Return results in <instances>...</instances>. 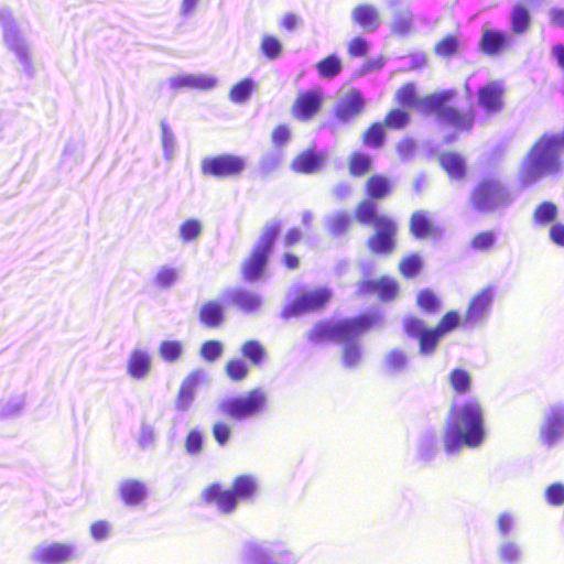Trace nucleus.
<instances>
[{
  "instance_id": "f257e3e1",
  "label": "nucleus",
  "mask_w": 564,
  "mask_h": 564,
  "mask_svg": "<svg viewBox=\"0 0 564 564\" xmlns=\"http://www.w3.org/2000/svg\"><path fill=\"white\" fill-rule=\"evenodd\" d=\"M485 411L480 402L469 399L454 404L447 416L443 443L446 452L463 447L477 448L486 440Z\"/></svg>"
},
{
  "instance_id": "f03ea898",
  "label": "nucleus",
  "mask_w": 564,
  "mask_h": 564,
  "mask_svg": "<svg viewBox=\"0 0 564 564\" xmlns=\"http://www.w3.org/2000/svg\"><path fill=\"white\" fill-rule=\"evenodd\" d=\"M452 97L453 91H442L419 99L413 84L404 85L397 93V99L401 105L435 112L444 123L458 131H468L473 126L474 117L470 113L446 107L445 102Z\"/></svg>"
},
{
  "instance_id": "7ed1b4c3",
  "label": "nucleus",
  "mask_w": 564,
  "mask_h": 564,
  "mask_svg": "<svg viewBox=\"0 0 564 564\" xmlns=\"http://www.w3.org/2000/svg\"><path fill=\"white\" fill-rule=\"evenodd\" d=\"M376 208L375 203L366 200L355 214L360 223L372 225L376 229L375 235L368 239L369 249L375 253L391 254L395 248L398 226L392 218L377 214Z\"/></svg>"
},
{
  "instance_id": "20e7f679",
  "label": "nucleus",
  "mask_w": 564,
  "mask_h": 564,
  "mask_svg": "<svg viewBox=\"0 0 564 564\" xmlns=\"http://www.w3.org/2000/svg\"><path fill=\"white\" fill-rule=\"evenodd\" d=\"M280 231L279 223H271L263 227L258 241L241 262L240 273L243 281L256 282L263 276Z\"/></svg>"
},
{
  "instance_id": "39448f33",
  "label": "nucleus",
  "mask_w": 564,
  "mask_h": 564,
  "mask_svg": "<svg viewBox=\"0 0 564 564\" xmlns=\"http://www.w3.org/2000/svg\"><path fill=\"white\" fill-rule=\"evenodd\" d=\"M267 393L260 388H254L246 394L221 400L217 405V411L223 417L242 421L262 413L267 406Z\"/></svg>"
},
{
  "instance_id": "423d86ee",
  "label": "nucleus",
  "mask_w": 564,
  "mask_h": 564,
  "mask_svg": "<svg viewBox=\"0 0 564 564\" xmlns=\"http://www.w3.org/2000/svg\"><path fill=\"white\" fill-rule=\"evenodd\" d=\"M513 200L512 195L495 178L481 181L473 191L470 203L480 212H494L508 207Z\"/></svg>"
},
{
  "instance_id": "0eeeda50",
  "label": "nucleus",
  "mask_w": 564,
  "mask_h": 564,
  "mask_svg": "<svg viewBox=\"0 0 564 564\" xmlns=\"http://www.w3.org/2000/svg\"><path fill=\"white\" fill-rule=\"evenodd\" d=\"M246 169V161L242 156L221 153L214 156H206L200 162V172L204 176L215 178H234L241 175Z\"/></svg>"
},
{
  "instance_id": "6e6552de",
  "label": "nucleus",
  "mask_w": 564,
  "mask_h": 564,
  "mask_svg": "<svg viewBox=\"0 0 564 564\" xmlns=\"http://www.w3.org/2000/svg\"><path fill=\"white\" fill-rule=\"evenodd\" d=\"M564 440V403H554L545 409L539 425V441L553 448Z\"/></svg>"
},
{
  "instance_id": "1a4fd4ad",
  "label": "nucleus",
  "mask_w": 564,
  "mask_h": 564,
  "mask_svg": "<svg viewBox=\"0 0 564 564\" xmlns=\"http://www.w3.org/2000/svg\"><path fill=\"white\" fill-rule=\"evenodd\" d=\"M307 338L313 345L325 341L348 343L352 338V321L319 322L308 332Z\"/></svg>"
},
{
  "instance_id": "9d476101",
  "label": "nucleus",
  "mask_w": 564,
  "mask_h": 564,
  "mask_svg": "<svg viewBox=\"0 0 564 564\" xmlns=\"http://www.w3.org/2000/svg\"><path fill=\"white\" fill-rule=\"evenodd\" d=\"M332 299V293L326 288L305 291L297 295L283 311L285 317L296 316L310 312L321 311L326 307Z\"/></svg>"
},
{
  "instance_id": "9b49d317",
  "label": "nucleus",
  "mask_w": 564,
  "mask_h": 564,
  "mask_svg": "<svg viewBox=\"0 0 564 564\" xmlns=\"http://www.w3.org/2000/svg\"><path fill=\"white\" fill-rule=\"evenodd\" d=\"M324 95L321 88L301 90L291 106L292 117L301 122L312 121L322 110Z\"/></svg>"
},
{
  "instance_id": "f8f14e48",
  "label": "nucleus",
  "mask_w": 564,
  "mask_h": 564,
  "mask_svg": "<svg viewBox=\"0 0 564 564\" xmlns=\"http://www.w3.org/2000/svg\"><path fill=\"white\" fill-rule=\"evenodd\" d=\"M494 300L491 288H486L476 294L465 313L463 326H477L486 322Z\"/></svg>"
},
{
  "instance_id": "ddd939ff",
  "label": "nucleus",
  "mask_w": 564,
  "mask_h": 564,
  "mask_svg": "<svg viewBox=\"0 0 564 564\" xmlns=\"http://www.w3.org/2000/svg\"><path fill=\"white\" fill-rule=\"evenodd\" d=\"M76 556L74 546L66 543H52L39 546L32 554L35 564H64Z\"/></svg>"
},
{
  "instance_id": "4468645a",
  "label": "nucleus",
  "mask_w": 564,
  "mask_h": 564,
  "mask_svg": "<svg viewBox=\"0 0 564 564\" xmlns=\"http://www.w3.org/2000/svg\"><path fill=\"white\" fill-rule=\"evenodd\" d=\"M202 497L205 503H215L220 512L231 513L238 506L236 494L231 489H223L217 482L209 485L202 492Z\"/></svg>"
},
{
  "instance_id": "2eb2a0df",
  "label": "nucleus",
  "mask_w": 564,
  "mask_h": 564,
  "mask_svg": "<svg viewBox=\"0 0 564 564\" xmlns=\"http://www.w3.org/2000/svg\"><path fill=\"white\" fill-rule=\"evenodd\" d=\"M326 163V155L315 149L300 152L291 163V169L297 174H314L319 172Z\"/></svg>"
},
{
  "instance_id": "dca6fc26",
  "label": "nucleus",
  "mask_w": 564,
  "mask_h": 564,
  "mask_svg": "<svg viewBox=\"0 0 564 564\" xmlns=\"http://www.w3.org/2000/svg\"><path fill=\"white\" fill-rule=\"evenodd\" d=\"M359 291L376 294L381 301L388 302L398 296L399 285L395 280L389 276H382L379 280L362 281L359 284Z\"/></svg>"
},
{
  "instance_id": "f3484780",
  "label": "nucleus",
  "mask_w": 564,
  "mask_h": 564,
  "mask_svg": "<svg viewBox=\"0 0 564 564\" xmlns=\"http://www.w3.org/2000/svg\"><path fill=\"white\" fill-rule=\"evenodd\" d=\"M198 319L207 328H219L226 322V311L223 303L217 300L204 302L198 311Z\"/></svg>"
},
{
  "instance_id": "a211bd4d",
  "label": "nucleus",
  "mask_w": 564,
  "mask_h": 564,
  "mask_svg": "<svg viewBox=\"0 0 564 564\" xmlns=\"http://www.w3.org/2000/svg\"><path fill=\"white\" fill-rule=\"evenodd\" d=\"M503 87L498 82H492L482 87L478 93V102L488 113H497L503 107Z\"/></svg>"
},
{
  "instance_id": "6ab92c4d",
  "label": "nucleus",
  "mask_w": 564,
  "mask_h": 564,
  "mask_svg": "<svg viewBox=\"0 0 564 564\" xmlns=\"http://www.w3.org/2000/svg\"><path fill=\"white\" fill-rule=\"evenodd\" d=\"M119 496L128 507L141 505L147 496V485L139 479H124L119 485Z\"/></svg>"
},
{
  "instance_id": "aec40b11",
  "label": "nucleus",
  "mask_w": 564,
  "mask_h": 564,
  "mask_svg": "<svg viewBox=\"0 0 564 564\" xmlns=\"http://www.w3.org/2000/svg\"><path fill=\"white\" fill-rule=\"evenodd\" d=\"M482 51L487 54H498L512 45V37L496 30H485L481 37Z\"/></svg>"
},
{
  "instance_id": "412c9836",
  "label": "nucleus",
  "mask_w": 564,
  "mask_h": 564,
  "mask_svg": "<svg viewBox=\"0 0 564 564\" xmlns=\"http://www.w3.org/2000/svg\"><path fill=\"white\" fill-rule=\"evenodd\" d=\"M151 357L143 350H133L128 361V373L134 379H142L151 371Z\"/></svg>"
},
{
  "instance_id": "4be33fe9",
  "label": "nucleus",
  "mask_w": 564,
  "mask_h": 564,
  "mask_svg": "<svg viewBox=\"0 0 564 564\" xmlns=\"http://www.w3.org/2000/svg\"><path fill=\"white\" fill-rule=\"evenodd\" d=\"M240 354L257 368L261 367L268 358L267 348L257 339L246 340L240 347Z\"/></svg>"
},
{
  "instance_id": "5701e85b",
  "label": "nucleus",
  "mask_w": 564,
  "mask_h": 564,
  "mask_svg": "<svg viewBox=\"0 0 564 564\" xmlns=\"http://www.w3.org/2000/svg\"><path fill=\"white\" fill-rule=\"evenodd\" d=\"M230 302L243 313H254L261 305V299L245 289L236 290L230 296Z\"/></svg>"
},
{
  "instance_id": "b1692460",
  "label": "nucleus",
  "mask_w": 564,
  "mask_h": 564,
  "mask_svg": "<svg viewBox=\"0 0 564 564\" xmlns=\"http://www.w3.org/2000/svg\"><path fill=\"white\" fill-rule=\"evenodd\" d=\"M440 163L452 180H463L465 176V160L457 153H444L440 156Z\"/></svg>"
},
{
  "instance_id": "393cba45",
  "label": "nucleus",
  "mask_w": 564,
  "mask_h": 564,
  "mask_svg": "<svg viewBox=\"0 0 564 564\" xmlns=\"http://www.w3.org/2000/svg\"><path fill=\"white\" fill-rule=\"evenodd\" d=\"M498 560L502 564H520L523 557L521 546L513 540H503L497 549Z\"/></svg>"
},
{
  "instance_id": "a878e982",
  "label": "nucleus",
  "mask_w": 564,
  "mask_h": 564,
  "mask_svg": "<svg viewBox=\"0 0 564 564\" xmlns=\"http://www.w3.org/2000/svg\"><path fill=\"white\" fill-rule=\"evenodd\" d=\"M355 22L365 31H373L380 24V18L377 10L368 4H364L355 9Z\"/></svg>"
},
{
  "instance_id": "bb28decb",
  "label": "nucleus",
  "mask_w": 564,
  "mask_h": 564,
  "mask_svg": "<svg viewBox=\"0 0 564 564\" xmlns=\"http://www.w3.org/2000/svg\"><path fill=\"white\" fill-rule=\"evenodd\" d=\"M231 488L237 500H250L257 492V482L250 475H240L234 479Z\"/></svg>"
},
{
  "instance_id": "cd10ccee",
  "label": "nucleus",
  "mask_w": 564,
  "mask_h": 564,
  "mask_svg": "<svg viewBox=\"0 0 564 564\" xmlns=\"http://www.w3.org/2000/svg\"><path fill=\"white\" fill-rule=\"evenodd\" d=\"M195 391L196 380L194 378L184 380L175 399V408L181 412L187 411L194 400Z\"/></svg>"
},
{
  "instance_id": "c85d7f7f",
  "label": "nucleus",
  "mask_w": 564,
  "mask_h": 564,
  "mask_svg": "<svg viewBox=\"0 0 564 564\" xmlns=\"http://www.w3.org/2000/svg\"><path fill=\"white\" fill-rule=\"evenodd\" d=\"M225 372L231 381L239 382L249 376L250 370L245 360L235 357L226 362Z\"/></svg>"
},
{
  "instance_id": "c756f323",
  "label": "nucleus",
  "mask_w": 564,
  "mask_h": 564,
  "mask_svg": "<svg viewBox=\"0 0 564 564\" xmlns=\"http://www.w3.org/2000/svg\"><path fill=\"white\" fill-rule=\"evenodd\" d=\"M411 231L414 236L420 238L433 235L434 227L425 213L417 212L413 214L411 218Z\"/></svg>"
},
{
  "instance_id": "7c9ffc66",
  "label": "nucleus",
  "mask_w": 564,
  "mask_h": 564,
  "mask_svg": "<svg viewBox=\"0 0 564 564\" xmlns=\"http://www.w3.org/2000/svg\"><path fill=\"white\" fill-rule=\"evenodd\" d=\"M334 116L340 122H347L352 116V90L344 93L334 106Z\"/></svg>"
},
{
  "instance_id": "2f4dec72",
  "label": "nucleus",
  "mask_w": 564,
  "mask_h": 564,
  "mask_svg": "<svg viewBox=\"0 0 564 564\" xmlns=\"http://www.w3.org/2000/svg\"><path fill=\"white\" fill-rule=\"evenodd\" d=\"M557 207L551 202H544L540 204L533 214L534 223L541 226H545L554 221L557 217Z\"/></svg>"
},
{
  "instance_id": "473e14b6",
  "label": "nucleus",
  "mask_w": 564,
  "mask_h": 564,
  "mask_svg": "<svg viewBox=\"0 0 564 564\" xmlns=\"http://www.w3.org/2000/svg\"><path fill=\"white\" fill-rule=\"evenodd\" d=\"M391 191L390 182L383 176H372L367 182L368 194L376 199L384 198Z\"/></svg>"
},
{
  "instance_id": "72a5a7b5",
  "label": "nucleus",
  "mask_w": 564,
  "mask_h": 564,
  "mask_svg": "<svg viewBox=\"0 0 564 564\" xmlns=\"http://www.w3.org/2000/svg\"><path fill=\"white\" fill-rule=\"evenodd\" d=\"M160 357L166 362H175L183 355V345L178 340H164L159 346Z\"/></svg>"
},
{
  "instance_id": "f704fd0d",
  "label": "nucleus",
  "mask_w": 564,
  "mask_h": 564,
  "mask_svg": "<svg viewBox=\"0 0 564 564\" xmlns=\"http://www.w3.org/2000/svg\"><path fill=\"white\" fill-rule=\"evenodd\" d=\"M318 75L323 78H333L341 70V62L335 55H329L316 64Z\"/></svg>"
},
{
  "instance_id": "c9c22d12",
  "label": "nucleus",
  "mask_w": 564,
  "mask_h": 564,
  "mask_svg": "<svg viewBox=\"0 0 564 564\" xmlns=\"http://www.w3.org/2000/svg\"><path fill=\"white\" fill-rule=\"evenodd\" d=\"M512 31L517 34H522L528 31L530 26V14L523 6H516L511 13Z\"/></svg>"
},
{
  "instance_id": "e433bc0d",
  "label": "nucleus",
  "mask_w": 564,
  "mask_h": 564,
  "mask_svg": "<svg viewBox=\"0 0 564 564\" xmlns=\"http://www.w3.org/2000/svg\"><path fill=\"white\" fill-rule=\"evenodd\" d=\"M444 336L437 332L436 328L426 329L422 336L419 338L420 340V352L422 355H432L438 344V341Z\"/></svg>"
},
{
  "instance_id": "4c0bfd02",
  "label": "nucleus",
  "mask_w": 564,
  "mask_h": 564,
  "mask_svg": "<svg viewBox=\"0 0 564 564\" xmlns=\"http://www.w3.org/2000/svg\"><path fill=\"white\" fill-rule=\"evenodd\" d=\"M449 382L457 393H467L470 390L471 378L466 370L455 369L451 372Z\"/></svg>"
},
{
  "instance_id": "58836bf2",
  "label": "nucleus",
  "mask_w": 564,
  "mask_h": 564,
  "mask_svg": "<svg viewBox=\"0 0 564 564\" xmlns=\"http://www.w3.org/2000/svg\"><path fill=\"white\" fill-rule=\"evenodd\" d=\"M364 143L369 148H380L384 142V126L373 123L362 137Z\"/></svg>"
},
{
  "instance_id": "ea45409f",
  "label": "nucleus",
  "mask_w": 564,
  "mask_h": 564,
  "mask_svg": "<svg viewBox=\"0 0 564 564\" xmlns=\"http://www.w3.org/2000/svg\"><path fill=\"white\" fill-rule=\"evenodd\" d=\"M261 52L268 59H276L282 54V44L273 35H264L261 41Z\"/></svg>"
},
{
  "instance_id": "a19ab883",
  "label": "nucleus",
  "mask_w": 564,
  "mask_h": 564,
  "mask_svg": "<svg viewBox=\"0 0 564 564\" xmlns=\"http://www.w3.org/2000/svg\"><path fill=\"white\" fill-rule=\"evenodd\" d=\"M202 234V224L198 219H186L180 226V236L184 242L197 239Z\"/></svg>"
},
{
  "instance_id": "79ce46f5",
  "label": "nucleus",
  "mask_w": 564,
  "mask_h": 564,
  "mask_svg": "<svg viewBox=\"0 0 564 564\" xmlns=\"http://www.w3.org/2000/svg\"><path fill=\"white\" fill-rule=\"evenodd\" d=\"M408 365L406 355L398 349L391 350L387 354L384 359V366L390 372H399L405 369Z\"/></svg>"
},
{
  "instance_id": "37998d69",
  "label": "nucleus",
  "mask_w": 564,
  "mask_h": 564,
  "mask_svg": "<svg viewBox=\"0 0 564 564\" xmlns=\"http://www.w3.org/2000/svg\"><path fill=\"white\" fill-rule=\"evenodd\" d=\"M350 226V217L348 214L338 213L327 220L328 231L333 236H339L343 232L347 231Z\"/></svg>"
},
{
  "instance_id": "c03bdc74",
  "label": "nucleus",
  "mask_w": 564,
  "mask_h": 564,
  "mask_svg": "<svg viewBox=\"0 0 564 564\" xmlns=\"http://www.w3.org/2000/svg\"><path fill=\"white\" fill-rule=\"evenodd\" d=\"M252 91V80L249 78H245L234 85V87L230 89V99L234 102H245L249 99Z\"/></svg>"
},
{
  "instance_id": "a18cd8bd",
  "label": "nucleus",
  "mask_w": 564,
  "mask_h": 564,
  "mask_svg": "<svg viewBox=\"0 0 564 564\" xmlns=\"http://www.w3.org/2000/svg\"><path fill=\"white\" fill-rule=\"evenodd\" d=\"M213 436L219 446H225L232 435V427L228 422L218 420L212 427Z\"/></svg>"
},
{
  "instance_id": "49530a36",
  "label": "nucleus",
  "mask_w": 564,
  "mask_h": 564,
  "mask_svg": "<svg viewBox=\"0 0 564 564\" xmlns=\"http://www.w3.org/2000/svg\"><path fill=\"white\" fill-rule=\"evenodd\" d=\"M223 345L219 340L210 339L205 341L200 347V356L209 362L220 358L223 355Z\"/></svg>"
},
{
  "instance_id": "de8ad7c7",
  "label": "nucleus",
  "mask_w": 564,
  "mask_h": 564,
  "mask_svg": "<svg viewBox=\"0 0 564 564\" xmlns=\"http://www.w3.org/2000/svg\"><path fill=\"white\" fill-rule=\"evenodd\" d=\"M459 325H463V319L457 312H448L435 327L441 335L445 336L454 330Z\"/></svg>"
},
{
  "instance_id": "09e8293b",
  "label": "nucleus",
  "mask_w": 564,
  "mask_h": 564,
  "mask_svg": "<svg viewBox=\"0 0 564 564\" xmlns=\"http://www.w3.org/2000/svg\"><path fill=\"white\" fill-rule=\"evenodd\" d=\"M409 122V115L406 111L401 109H394L390 111L384 123H382L384 127L391 128V129H401L405 127Z\"/></svg>"
},
{
  "instance_id": "8fccbe9b",
  "label": "nucleus",
  "mask_w": 564,
  "mask_h": 564,
  "mask_svg": "<svg viewBox=\"0 0 564 564\" xmlns=\"http://www.w3.org/2000/svg\"><path fill=\"white\" fill-rule=\"evenodd\" d=\"M185 449L189 455H198L203 451V436L197 430H191L185 437Z\"/></svg>"
},
{
  "instance_id": "3c124183",
  "label": "nucleus",
  "mask_w": 564,
  "mask_h": 564,
  "mask_svg": "<svg viewBox=\"0 0 564 564\" xmlns=\"http://www.w3.org/2000/svg\"><path fill=\"white\" fill-rule=\"evenodd\" d=\"M379 321V316L375 313L355 317V336L377 326Z\"/></svg>"
},
{
  "instance_id": "603ef678",
  "label": "nucleus",
  "mask_w": 564,
  "mask_h": 564,
  "mask_svg": "<svg viewBox=\"0 0 564 564\" xmlns=\"http://www.w3.org/2000/svg\"><path fill=\"white\" fill-rule=\"evenodd\" d=\"M545 499L552 506L564 505V485L556 482L549 486L545 490Z\"/></svg>"
},
{
  "instance_id": "864d4df0",
  "label": "nucleus",
  "mask_w": 564,
  "mask_h": 564,
  "mask_svg": "<svg viewBox=\"0 0 564 564\" xmlns=\"http://www.w3.org/2000/svg\"><path fill=\"white\" fill-rule=\"evenodd\" d=\"M422 262L417 256H411L402 260L400 271L406 278H412L419 273Z\"/></svg>"
},
{
  "instance_id": "5fc2aeb1",
  "label": "nucleus",
  "mask_w": 564,
  "mask_h": 564,
  "mask_svg": "<svg viewBox=\"0 0 564 564\" xmlns=\"http://www.w3.org/2000/svg\"><path fill=\"white\" fill-rule=\"evenodd\" d=\"M291 139V132L286 124L276 126L271 133V141L275 148H283Z\"/></svg>"
},
{
  "instance_id": "6e6d98bb",
  "label": "nucleus",
  "mask_w": 564,
  "mask_h": 564,
  "mask_svg": "<svg viewBox=\"0 0 564 564\" xmlns=\"http://www.w3.org/2000/svg\"><path fill=\"white\" fill-rule=\"evenodd\" d=\"M496 241V236L492 231H486L477 235L473 241L471 246L475 250L478 251H487L489 250Z\"/></svg>"
},
{
  "instance_id": "4d7b16f0",
  "label": "nucleus",
  "mask_w": 564,
  "mask_h": 564,
  "mask_svg": "<svg viewBox=\"0 0 564 564\" xmlns=\"http://www.w3.org/2000/svg\"><path fill=\"white\" fill-rule=\"evenodd\" d=\"M177 279V272L169 267L159 270L155 276V283L161 288H170Z\"/></svg>"
},
{
  "instance_id": "13d9d810",
  "label": "nucleus",
  "mask_w": 564,
  "mask_h": 564,
  "mask_svg": "<svg viewBox=\"0 0 564 564\" xmlns=\"http://www.w3.org/2000/svg\"><path fill=\"white\" fill-rule=\"evenodd\" d=\"M457 40L454 36H447L442 40L435 47L437 55L448 57L457 51Z\"/></svg>"
},
{
  "instance_id": "bf43d9fd",
  "label": "nucleus",
  "mask_w": 564,
  "mask_h": 564,
  "mask_svg": "<svg viewBox=\"0 0 564 564\" xmlns=\"http://www.w3.org/2000/svg\"><path fill=\"white\" fill-rule=\"evenodd\" d=\"M417 305L425 311L432 312L438 308V300L431 291H422L417 295Z\"/></svg>"
},
{
  "instance_id": "052dcab7",
  "label": "nucleus",
  "mask_w": 564,
  "mask_h": 564,
  "mask_svg": "<svg viewBox=\"0 0 564 564\" xmlns=\"http://www.w3.org/2000/svg\"><path fill=\"white\" fill-rule=\"evenodd\" d=\"M392 29L399 34H405L412 30V14L403 12L395 17Z\"/></svg>"
},
{
  "instance_id": "680f3d73",
  "label": "nucleus",
  "mask_w": 564,
  "mask_h": 564,
  "mask_svg": "<svg viewBox=\"0 0 564 564\" xmlns=\"http://www.w3.org/2000/svg\"><path fill=\"white\" fill-rule=\"evenodd\" d=\"M404 329L409 336L420 338L427 328H425L423 321L406 317L404 319Z\"/></svg>"
},
{
  "instance_id": "e2e57ef3",
  "label": "nucleus",
  "mask_w": 564,
  "mask_h": 564,
  "mask_svg": "<svg viewBox=\"0 0 564 564\" xmlns=\"http://www.w3.org/2000/svg\"><path fill=\"white\" fill-rule=\"evenodd\" d=\"M516 518L510 512H503L498 517L497 527L501 535H508L514 528Z\"/></svg>"
},
{
  "instance_id": "0e129e2a",
  "label": "nucleus",
  "mask_w": 564,
  "mask_h": 564,
  "mask_svg": "<svg viewBox=\"0 0 564 564\" xmlns=\"http://www.w3.org/2000/svg\"><path fill=\"white\" fill-rule=\"evenodd\" d=\"M110 524L106 520H99L90 525V534L96 541H102L109 536Z\"/></svg>"
},
{
  "instance_id": "69168bd1",
  "label": "nucleus",
  "mask_w": 564,
  "mask_h": 564,
  "mask_svg": "<svg viewBox=\"0 0 564 564\" xmlns=\"http://www.w3.org/2000/svg\"><path fill=\"white\" fill-rule=\"evenodd\" d=\"M355 175L365 174L370 171L371 159L365 154L355 153Z\"/></svg>"
},
{
  "instance_id": "338daca9",
  "label": "nucleus",
  "mask_w": 564,
  "mask_h": 564,
  "mask_svg": "<svg viewBox=\"0 0 564 564\" xmlns=\"http://www.w3.org/2000/svg\"><path fill=\"white\" fill-rule=\"evenodd\" d=\"M550 238L554 243L564 247V224L552 225L550 228Z\"/></svg>"
},
{
  "instance_id": "774afa93",
  "label": "nucleus",
  "mask_w": 564,
  "mask_h": 564,
  "mask_svg": "<svg viewBox=\"0 0 564 564\" xmlns=\"http://www.w3.org/2000/svg\"><path fill=\"white\" fill-rule=\"evenodd\" d=\"M302 239V232L299 228H291L284 236V245L286 247H292L299 243Z\"/></svg>"
}]
</instances>
